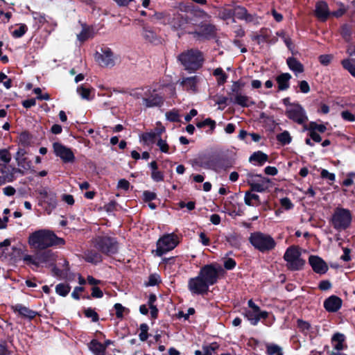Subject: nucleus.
<instances>
[{
  "instance_id": "bf43d9fd",
  "label": "nucleus",
  "mask_w": 355,
  "mask_h": 355,
  "mask_svg": "<svg viewBox=\"0 0 355 355\" xmlns=\"http://www.w3.org/2000/svg\"><path fill=\"white\" fill-rule=\"evenodd\" d=\"M114 307L116 311V317L119 318H122L124 312L126 311L127 309L119 303L115 304Z\"/></svg>"
},
{
  "instance_id": "8fccbe9b",
  "label": "nucleus",
  "mask_w": 355,
  "mask_h": 355,
  "mask_svg": "<svg viewBox=\"0 0 355 355\" xmlns=\"http://www.w3.org/2000/svg\"><path fill=\"white\" fill-rule=\"evenodd\" d=\"M166 118L167 120L173 122H178L180 121V114L177 110H171L166 113Z\"/></svg>"
},
{
  "instance_id": "49530a36",
  "label": "nucleus",
  "mask_w": 355,
  "mask_h": 355,
  "mask_svg": "<svg viewBox=\"0 0 355 355\" xmlns=\"http://www.w3.org/2000/svg\"><path fill=\"white\" fill-rule=\"evenodd\" d=\"M28 28L26 24H21L19 26L12 32V35L15 38L22 37L27 31Z\"/></svg>"
},
{
  "instance_id": "4468645a",
  "label": "nucleus",
  "mask_w": 355,
  "mask_h": 355,
  "mask_svg": "<svg viewBox=\"0 0 355 355\" xmlns=\"http://www.w3.org/2000/svg\"><path fill=\"white\" fill-rule=\"evenodd\" d=\"M209 288L208 284L199 275L188 281V288L192 295H205L209 291Z\"/></svg>"
},
{
  "instance_id": "39448f33",
  "label": "nucleus",
  "mask_w": 355,
  "mask_h": 355,
  "mask_svg": "<svg viewBox=\"0 0 355 355\" xmlns=\"http://www.w3.org/2000/svg\"><path fill=\"white\" fill-rule=\"evenodd\" d=\"M249 241L255 249L261 252L271 251L276 246V242L270 235L261 232L252 233Z\"/></svg>"
},
{
  "instance_id": "2eb2a0df",
  "label": "nucleus",
  "mask_w": 355,
  "mask_h": 355,
  "mask_svg": "<svg viewBox=\"0 0 355 355\" xmlns=\"http://www.w3.org/2000/svg\"><path fill=\"white\" fill-rule=\"evenodd\" d=\"M97 62L103 67H112L115 64L116 57L109 48L102 49L101 53L95 55Z\"/></svg>"
},
{
  "instance_id": "9b49d317",
  "label": "nucleus",
  "mask_w": 355,
  "mask_h": 355,
  "mask_svg": "<svg viewBox=\"0 0 355 355\" xmlns=\"http://www.w3.org/2000/svg\"><path fill=\"white\" fill-rule=\"evenodd\" d=\"M222 271L223 269L220 266L209 264L203 266L200 269L198 275L210 286L217 282L219 275Z\"/></svg>"
},
{
  "instance_id": "58836bf2",
  "label": "nucleus",
  "mask_w": 355,
  "mask_h": 355,
  "mask_svg": "<svg viewBox=\"0 0 355 355\" xmlns=\"http://www.w3.org/2000/svg\"><path fill=\"white\" fill-rule=\"evenodd\" d=\"M93 36V33L89 27L86 26H83L82 31L77 35L78 40L80 42H84Z\"/></svg>"
},
{
  "instance_id": "052dcab7",
  "label": "nucleus",
  "mask_w": 355,
  "mask_h": 355,
  "mask_svg": "<svg viewBox=\"0 0 355 355\" xmlns=\"http://www.w3.org/2000/svg\"><path fill=\"white\" fill-rule=\"evenodd\" d=\"M0 83H2L6 89L11 87V80L3 73H0Z\"/></svg>"
},
{
  "instance_id": "dca6fc26",
  "label": "nucleus",
  "mask_w": 355,
  "mask_h": 355,
  "mask_svg": "<svg viewBox=\"0 0 355 355\" xmlns=\"http://www.w3.org/2000/svg\"><path fill=\"white\" fill-rule=\"evenodd\" d=\"M53 148L55 155L59 157L64 162H73L74 161V154L69 148L58 142L54 143Z\"/></svg>"
},
{
  "instance_id": "423d86ee",
  "label": "nucleus",
  "mask_w": 355,
  "mask_h": 355,
  "mask_svg": "<svg viewBox=\"0 0 355 355\" xmlns=\"http://www.w3.org/2000/svg\"><path fill=\"white\" fill-rule=\"evenodd\" d=\"M245 83L241 81H235L232 83L231 92L230 93V99L234 103L242 107H249L254 103L250 100V97L243 94L242 88Z\"/></svg>"
},
{
  "instance_id": "4c0bfd02",
  "label": "nucleus",
  "mask_w": 355,
  "mask_h": 355,
  "mask_svg": "<svg viewBox=\"0 0 355 355\" xmlns=\"http://www.w3.org/2000/svg\"><path fill=\"white\" fill-rule=\"evenodd\" d=\"M266 347L268 355H284L282 347L276 344L268 343Z\"/></svg>"
},
{
  "instance_id": "680f3d73",
  "label": "nucleus",
  "mask_w": 355,
  "mask_h": 355,
  "mask_svg": "<svg viewBox=\"0 0 355 355\" xmlns=\"http://www.w3.org/2000/svg\"><path fill=\"white\" fill-rule=\"evenodd\" d=\"M130 188V182L125 179H121L117 184V189L128 191Z\"/></svg>"
},
{
  "instance_id": "72a5a7b5",
  "label": "nucleus",
  "mask_w": 355,
  "mask_h": 355,
  "mask_svg": "<svg viewBox=\"0 0 355 355\" xmlns=\"http://www.w3.org/2000/svg\"><path fill=\"white\" fill-rule=\"evenodd\" d=\"M341 64L352 76L355 77V59L348 58L341 61Z\"/></svg>"
},
{
  "instance_id": "a19ab883",
  "label": "nucleus",
  "mask_w": 355,
  "mask_h": 355,
  "mask_svg": "<svg viewBox=\"0 0 355 355\" xmlns=\"http://www.w3.org/2000/svg\"><path fill=\"white\" fill-rule=\"evenodd\" d=\"M85 259L87 262L97 263L101 261V257L97 252H88L85 254Z\"/></svg>"
},
{
  "instance_id": "393cba45",
  "label": "nucleus",
  "mask_w": 355,
  "mask_h": 355,
  "mask_svg": "<svg viewBox=\"0 0 355 355\" xmlns=\"http://www.w3.org/2000/svg\"><path fill=\"white\" fill-rule=\"evenodd\" d=\"M37 267L44 263H51L55 260V255L51 251L36 253Z\"/></svg>"
},
{
  "instance_id": "2f4dec72",
  "label": "nucleus",
  "mask_w": 355,
  "mask_h": 355,
  "mask_svg": "<svg viewBox=\"0 0 355 355\" xmlns=\"http://www.w3.org/2000/svg\"><path fill=\"white\" fill-rule=\"evenodd\" d=\"M77 92L82 98L88 101L93 99L94 97V89L92 87L81 85L77 88Z\"/></svg>"
},
{
  "instance_id": "e433bc0d",
  "label": "nucleus",
  "mask_w": 355,
  "mask_h": 355,
  "mask_svg": "<svg viewBox=\"0 0 355 355\" xmlns=\"http://www.w3.org/2000/svg\"><path fill=\"white\" fill-rule=\"evenodd\" d=\"M142 35L144 39L150 43H157L158 42L156 33L148 28L144 27L143 28Z\"/></svg>"
},
{
  "instance_id": "de8ad7c7",
  "label": "nucleus",
  "mask_w": 355,
  "mask_h": 355,
  "mask_svg": "<svg viewBox=\"0 0 355 355\" xmlns=\"http://www.w3.org/2000/svg\"><path fill=\"white\" fill-rule=\"evenodd\" d=\"M140 333H139V339L141 341H145L147 340L148 335V326L145 324H141L139 327Z\"/></svg>"
},
{
  "instance_id": "7c9ffc66",
  "label": "nucleus",
  "mask_w": 355,
  "mask_h": 355,
  "mask_svg": "<svg viewBox=\"0 0 355 355\" xmlns=\"http://www.w3.org/2000/svg\"><path fill=\"white\" fill-rule=\"evenodd\" d=\"M89 348L95 355H105L106 346L96 340H93L90 342Z\"/></svg>"
},
{
  "instance_id": "37998d69",
  "label": "nucleus",
  "mask_w": 355,
  "mask_h": 355,
  "mask_svg": "<svg viewBox=\"0 0 355 355\" xmlns=\"http://www.w3.org/2000/svg\"><path fill=\"white\" fill-rule=\"evenodd\" d=\"M71 287L67 284H59L55 287L56 293L61 296H66L69 293Z\"/></svg>"
},
{
  "instance_id": "cd10ccee",
  "label": "nucleus",
  "mask_w": 355,
  "mask_h": 355,
  "mask_svg": "<svg viewBox=\"0 0 355 355\" xmlns=\"http://www.w3.org/2000/svg\"><path fill=\"white\" fill-rule=\"evenodd\" d=\"M13 309L15 312H17L21 316L27 318L28 319H33L37 315L36 311H33V310L30 309L29 308H28L25 306H23L21 304H16L13 307Z\"/></svg>"
},
{
  "instance_id": "79ce46f5",
  "label": "nucleus",
  "mask_w": 355,
  "mask_h": 355,
  "mask_svg": "<svg viewBox=\"0 0 355 355\" xmlns=\"http://www.w3.org/2000/svg\"><path fill=\"white\" fill-rule=\"evenodd\" d=\"M32 15L35 21V26L40 28L46 22V19L44 15L40 12H33Z\"/></svg>"
},
{
  "instance_id": "c756f323",
  "label": "nucleus",
  "mask_w": 355,
  "mask_h": 355,
  "mask_svg": "<svg viewBox=\"0 0 355 355\" xmlns=\"http://www.w3.org/2000/svg\"><path fill=\"white\" fill-rule=\"evenodd\" d=\"M345 336L340 333L335 334L331 338L332 345L334 349L337 350L338 352L347 347L345 345Z\"/></svg>"
},
{
  "instance_id": "bb28decb",
  "label": "nucleus",
  "mask_w": 355,
  "mask_h": 355,
  "mask_svg": "<svg viewBox=\"0 0 355 355\" xmlns=\"http://www.w3.org/2000/svg\"><path fill=\"white\" fill-rule=\"evenodd\" d=\"M40 196L42 202L48 204L51 209L56 206V198L54 193L44 189L40 192Z\"/></svg>"
},
{
  "instance_id": "b1692460",
  "label": "nucleus",
  "mask_w": 355,
  "mask_h": 355,
  "mask_svg": "<svg viewBox=\"0 0 355 355\" xmlns=\"http://www.w3.org/2000/svg\"><path fill=\"white\" fill-rule=\"evenodd\" d=\"M341 299L335 295L329 297L324 302V306L329 312L337 311L341 307Z\"/></svg>"
},
{
  "instance_id": "5fc2aeb1",
  "label": "nucleus",
  "mask_w": 355,
  "mask_h": 355,
  "mask_svg": "<svg viewBox=\"0 0 355 355\" xmlns=\"http://www.w3.org/2000/svg\"><path fill=\"white\" fill-rule=\"evenodd\" d=\"M157 145L159 146V150L164 153H169V146L166 140L159 138L157 141Z\"/></svg>"
},
{
  "instance_id": "20e7f679",
  "label": "nucleus",
  "mask_w": 355,
  "mask_h": 355,
  "mask_svg": "<svg viewBox=\"0 0 355 355\" xmlns=\"http://www.w3.org/2000/svg\"><path fill=\"white\" fill-rule=\"evenodd\" d=\"M352 220V214L349 209L337 207L331 214L329 223L336 231L341 232L351 226Z\"/></svg>"
},
{
  "instance_id": "4be33fe9",
  "label": "nucleus",
  "mask_w": 355,
  "mask_h": 355,
  "mask_svg": "<svg viewBox=\"0 0 355 355\" xmlns=\"http://www.w3.org/2000/svg\"><path fill=\"white\" fill-rule=\"evenodd\" d=\"M268 312L258 310H249L245 312V316L252 325H256L261 318L268 317Z\"/></svg>"
},
{
  "instance_id": "f704fd0d",
  "label": "nucleus",
  "mask_w": 355,
  "mask_h": 355,
  "mask_svg": "<svg viewBox=\"0 0 355 355\" xmlns=\"http://www.w3.org/2000/svg\"><path fill=\"white\" fill-rule=\"evenodd\" d=\"M287 64L289 69L295 73H302L304 71L303 65L294 58H288Z\"/></svg>"
},
{
  "instance_id": "5701e85b",
  "label": "nucleus",
  "mask_w": 355,
  "mask_h": 355,
  "mask_svg": "<svg viewBox=\"0 0 355 355\" xmlns=\"http://www.w3.org/2000/svg\"><path fill=\"white\" fill-rule=\"evenodd\" d=\"M234 18L236 17L241 20H245L248 22L254 21V16L249 14L247 10L242 6H236L233 8Z\"/></svg>"
},
{
  "instance_id": "13d9d810",
  "label": "nucleus",
  "mask_w": 355,
  "mask_h": 355,
  "mask_svg": "<svg viewBox=\"0 0 355 355\" xmlns=\"http://www.w3.org/2000/svg\"><path fill=\"white\" fill-rule=\"evenodd\" d=\"M85 315L87 318H92L93 322H96L98 320V314L91 308H88L85 310Z\"/></svg>"
},
{
  "instance_id": "f03ea898",
  "label": "nucleus",
  "mask_w": 355,
  "mask_h": 355,
  "mask_svg": "<svg viewBox=\"0 0 355 355\" xmlns=\"http://www.w3.org/2000/svg\"><path fill=\"white\" fill-rule=\"evenodd\" d=\"M130 96L145 109L161 107L164 103L163 97L150 87L137 88L130 92Z\"/></svg>"
},
{
  "instance_id": "0eeeda50",
  "label": "nucleus",
  "mask_w": 355,
  "mask_h": 355,
  "mask_svg": "<svg viewBox=\"0 0 355 355\" xmlns=\"http://www.w3.org/2000/svg\"><path fill=\"white\" fill-rule=\"evenodd\" d=\"M285 114L289 119L297 124L304 125L308 121L306 111L299 103H288L285 110Z\"/></svg>"
},
{
  "instance_id": "ea45409f",
  "label": "nucleus",
  "mask_w": 355,
  "mask_h": 355,
  "mask_svg": "<svg viewBox=\"0 0 355 355\" xmlns=\"http://www.w3.org/2000/svg\"><path fill=\"white\" fill-rule=\"evenodd\" d=\"M219 17L223 20L232 19L234 22L233 8H223L219 11Z\"/></svg>"
},
{
  "instance_id": "774afa93",
  "label": "nucleus",
  "mask_w": 355,
  "mask_h": 355,
  "mask_svg": "<svg viewBox=\"0 0 355 355\" xmlns=\"http://www.w3.org/2000/svg\"><path fill=\"white\" fill-rule=\"evenodd\" d=\"M155 137V132H147L143 135L142 138L145 142H153Z\"/></svg>"
},
{
  "instance_id": "6ab92c4d",
  "label": "nucleus",
  "mask_w": 355,
  "mask_h": 355,
  "mask_svg": "<svg viewBox=\"0 0 355 355\" xmlns=\"http://www.w3.org/2000/svg\"><path fill=\"white\" fill-rule=\"evenodd\" d=\"M315 16L322 21H324L331 15V12L329 10L327 2L324 1H320L315 4Z\"/></svg>"
},
{
  "instance_id": "aec40b11",
  "label": "nucleus",
  "mask_w": 355,
  "mask_h": 355,
  "mask_svg": "<svg viewBox=\"0 0 355 355\" xmlns=\"http://www.w3.org/2000/svg\"><path fill=\"white\" fill-rule=\"evenodd\" d=\"M193 33L192 35L208 37L212 36L215 34L216 28L214 25L210 24H204L200 26H198L197 28L193 29Z\"/></svg>"
},
{
  "instance_id": "412c9836",
  "label": "nucleus",
  "mask_w": 355,
  "mask_h": 355,
  "mask_svg": "<svg viewBox=\"0 0 355 355\" xmlns=\"http://www.w3.org/2000/svg\"><path fill=\"white\" fill-rule=\"evenodd\" d=\"M26 153L25 149L19 148L15 156L17 166L24 171L29 170L31 166V162L26 157Z\"/></svg>"
},
{
  "instance_id": "9d476101",
  "label": "nucleus",
  "mask_w": 355,
  "mask_h": 355,
  "mask_svg": "<svg viewBox=\"0 0 355 355\" xmlns=\"http://www.w3.org/2000/svg\"><path fill=\"white\" fill-rule=\"evenodd\" d=\"M94 246L107 254H114L118 250V244L116 239L107 236L96 237L94 240Z\"/></svg>"
},
{
  "instance_id": "7ed1b4c3",
  "label": "nucleus",
  "mask_w": 355,
  "mask_h": 355,
  "mask_svg": "<svg viewBox=\"0 0 355 355\" xmlns=\"http://www.w3.org/2000/svg\"><path fill=\"white\" fill-rule=\"evenodd\" d=\"M178 60L184 69L189 73L200 69L203 62L202 55L197 49H189L183 51L178 55Z\"/></svg>"
},
{
  "instance_id": "ddd939ff",
  "label": "nucleus",
  "mask_w": 355,
  "mask_h": 355,
  "mask_svg": "<svg viewBox=\"0 0 355 355\" xmlns=\"http://www.w3.org/2000/svg\"><path fill=\"white\" fill-rule=\"evenodd\" d=\"M169 24L173 29L180 31L178 35L183 33L191 34L193 33L191 23L182 15H175L170 20Z\"/></svg>"
},
{
  "instance_id": "473e14b6",
  "label": "nucleus",
  "mask_w": 355,
  "mask_h": 355,
  "mask_svg": "<svg viewBox=\"0 0 355 355\" xmlns=\"http://www.w3.org/2000/svg\"><path fill=\"white\" fill-rule=\"evenodd\" d=\"M291 76L288 73H282L277 77V82L279 90H285L289 87V80Z\"/></svg>"
},
{
  "instance_id": "e2e57ef3",
  "label": "nucleus",
  "mask_w": 355,
  "mask_h": 355,
  "mask_svg": "<svg viewBox=\"0 0 355 355\" xmlns=\"http://www.w3.org/2000/svg\"><path fill=\"white\" fill-rule=\"evenodd\" d=\"M310 129L313 131H318L320 132H324L327 130V128L323 124H317L315 123L311 122L310 123Z\"/></svg>"
},
{
  "instance_id": "c03bdc74",
  "label": "nucleus",
  "mask_w": 355,
  "mask_h": 355,
  "mask_svg": "<svg viewBox=\"0 0 355 355\" xmlns=\"http://www.w3.org/2000/svg\"><path fill=\"white\" fill-rule=\"evenodd\" d=\"M214 75L218 78L217 81L219 85H223L227 80V75L223 72L221 68H217L214 71Z\"/></svg>"
},
{
  "instance_id": "1a4fd4ad",
  "label": "nucleus",
  "mask_w": 355,
  "mask_h": 355,
  "mask_svg": "<svg viewBox=\"0 0 355 355\" xmlns=\"http://www.w3.org/2000/svg\"><path fill=\"white\" fill-rule=\"evenodd\" d=\"M178 237L174 234H168L161 237L157 242L156 255L162 256L174 249L178 244Z\"/></svg>"
},
{
  "instance_id": "c9c22d12",
  "label": "nucleus",
  "mask_w": 355,
  "mask_h": 355,
  "mask_svg": "<svg viewBox=\"0 0 355 355\" xmlns=\"http://www.w3.org/2000/svg\"><path fill=\"white\" fill-rule=\"evenodd\" d=\"M244 201L245 203L249 206H254L260 204L259 196L257 194L251 193V191L245 192Z\"/></svg>"
},
{
  "instance_id": "4d7b16f0",
  "label": "nucleus",
  "mask_w": 355,
  "mask_h": 355,
  "mask_svg": "<svg viewBox=\"0 0 355 355\" xmlns=\"http://www.w3.org/2000/svg\"><path fill=\"white\" fill-rule=\"evenodd\" d=\"M341 117L347 121H355V114H352L349 110H343L340 113Z\"/></svg>"
},
{
  "instance_id": "a211bd4d",
  "label": "nucleus",
  "mask_w": 355,
  "mask_h": 355,
  "mask_svg": "<svg viewBox=\"0 0 355 355\" xmlns=\"http://www.w3.org/2000/svg\"><path fill=\"white\" fill-rule=\"evenodd\" d=\"M309 262L313 271L316 273L324 274L328 270L327 264L318 256H310L309 258Z\"/></svg>"
},
{
  "instance_id": "603ef678",
  "label": "nucleus",
  "mask_w": 355,
  "mask_h": 355,
  "mask_svg": "<svg viewBox=\"0 0 355 355\" xmlns=\"http://www.w3.org/2000/svg\"><path fill=\"white\" fill-rule=\"evenodd\" d=\"M196 125L198 128H200L205 127L206 125H209V126H210L211 130H214L216 127V122L214 120L208 118L202 121L198 122L196 124Z\"/></svg>"
},
{
  "instance_id": "69168bd1",
  "label": "nucleus",
  "mask_w": 355,
  "mask_h": 355,
  "mask_svg": "<svg viewBox=\"0 0 355 355\" xmlns=\"http://www.w3.org/2000/svg\"><path fill=\"white\" fill-rule=\"evenodd\" d=\"M300 91L302 93L307 94L310 91V87L308 83L306 80H302L299 83Z\"/></svg>"
},
{
  "instance_id": "09e8293b",
  "label": "nucleus",
  "mask_w": 355,
  "mask_h": 355,
  "mask_svg": "<svg viewBox=\"0 0 355 355\" xmlns=\"http://www.w3.org/2000/svg\"><path fill=\"white\" fill-rule=\"evenodd\" d=\"M297 327L304 334H308L311 330V325L308 322L297 320Z\"/></svg>"
},
{
  "instance_id": "f257e3e1",
  "label": "nucleus",
  "mask_w": 355,
  "mask_h": 355,
  "mask_svg": "<svg viewBox=\"0 0 355 355\" xmlns=\"http://www.w3.org/2000/svg\"><path fill=\"white\" fill-rule=\"evenodd\" d=\"M28 243L31 248L44 250L56 245H63L64 241L58 238L53 232L49 230H39L31 234Z\"/></svg>"
},
{
  "instance_id": "c85d7f7f",
  "label": "nucleus",
  "mask_w": 355,
  "mask_h": 355,
  "mask_svg": "<svg viewBox=\"0 0 355 355\" xmlns=\"http://www.w3.org/2000/svg\"><path fill=\"white\" fill-rule=\"evenodd\" d=\"M268 159V156L263 153L261 151H257L254 152L250 157V162L252 163L254 165H259L262 166L263 164H265Z\"/></svg>"
},
{
  "instance_id": "f3484780",
  "label": "nucleus",
  "mask_w": 355,
  "mask_h": 355,
  "mask_svg": "<svg viewBox=\"0 0 355 355\" xmlns=\"http://www.w3.org/2000/svg\"><path fill=\"white\" fill-rule=\"evenodd\" d=\"M200 81V78L197 76L187 78H183L180 83L184 89L188 92L195 94L198 91V85Z\"/></svg>"
},
{
  "instance_id": "f8f14e48",
  "label": "nucleus",
  "mask_w": 355,
  "mask_h": 355,
  "mask_svg": "<svg viewBox=\"0 0 355 355\" xmlns=\"http://www.w3.org/2000/svg\"><path fill=\"white\" fill-rule=\"evenodd\" d=\"M247 182L251 187L252 191L261 193L268 189L270 180L260 175L248 173Z\"/></svg>"
},
{
  "instance_id": "338daca9",
  "label": "nucleus",
  "mask_w": 355,
  "mask_h": 355,
  "mask_svg": "<svg viewBox=\"0 0 355 355\" xmlns=\"http://www.w3.org/2000/svg\"><path fill=\"white\" fill-rule=\"evenodd\" d=\"M281 205L286 209H290L293 207L291 201L288 198H282L280 200Z\"/></svg>"
},
{
  "instance_id": "6e6552de",
  "label": "nucleus",
  "mask_w": 355,
  "mask_h": 355,
  "mask_svg": "<svg viewBox=\"0 0 355 355\" xmlns=\"http://www.w3.org/2000/svg\"><path fill=\"white\" fill-rule=\"evenodd\" d=\"M288 268L293 270L301 269L304 265V260L301 258L300 249L295 246L289 247L284 256Z\"/></svg>"
},
{
  "instance_id": "0e129e2a",
  "label": "nucleus",
  "mask_w": 355,
  "mask_h": 355,
  "mask_svg": "<svg viewBox=\"0 0 355 355\" xmlns=\"http://www.w3.org/2000/svg\"><path fill=\"white\" fill-rule=\"evenodd\" d=\"M151 177H152L153 180L155 182H160V181H162L164 179L163 173L158 170L152 171Z\"/></svg>"
},
{
  "instance_id": "6e6d98bb",
  "label": "nucleus",
  "mask_w": 355,
  "mask_h": 355,
  "mask_svg": "<svg viewBox=\"0 0 355 355\" xmlns=\"http://www.w3.org/2000/svg\"><path fill=\"white\" fill-rule=\"evenodd\" d=\"M334 56L331 54H324L322 55L319 57V61L321 63V64L324 66L329 65L331 60H333Z\"/></svg>"
},
{
  "instance_id": "a18cd8bd",
  "label": "nucleus",
  "mask_w": 355,
  "mask_h": 355,
  "mask_svg": "<svg viewBox=\"0 0 355 355\" xmlns=\"http://www.w3.org/2000/svg\"><path fill=\"white\" fill-rule=\"evenodd\" d=\"M277 139L283 145L288 144L291 141V137L288 131L279 134Z\"/></svg>"
},
{
  "instance_id": "3c124183",
  "label": "nucleus",
  "mask_w": 355,
  "mask_h": 355,
  "mask_svg": "<svg viewBox=\"0 0 355 355\" xmlns=\"http://www.w3.org/2000/svg\"><path fill=\"white\" fill-rule=\"evenodd\" d=\"M11 158L12 156L8 150H0V161L5 164H8L10 162Z\"/></svg>"
},
{
  "instance_id": "864d4df0",
  "label": "nucleus",
  "mask_w": 355,
  "mask_h": 355,
  "mask_svg": "<svg viewBox=\"0 0 355 355\" xmlns=\"http://www.w3.org/2000/svg\"><path fill=\"white\" fill-rule=\"evenodd\" d=\"M23 261L28 265H33L37 267L36 254L35 256L26 254L23 256Z\"/></svg>"
},
{
  "instance_id": "a878e982",
  "label": "nucleus",
  "mask_w": 355,
  "mask_h": 355,
  "mask_svg": "<svg viewBox=\"0 0 355 355\" xmlns=\"http://www.w3.org/2000/svg\"><path fill=\"white\" fill-rule=\"evenodd\" d=\"M194 163L199 167L206 169L216 170V161L214 159L199 157L194 161Z\"/></svg>"
}]
</instances>
